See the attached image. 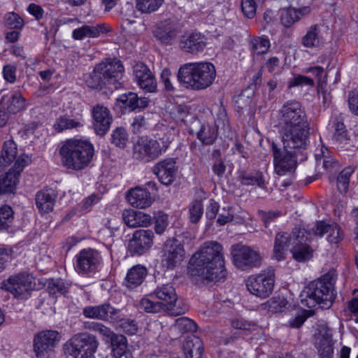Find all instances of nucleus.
<instances>
[{"label":"nucleus","mask_w":358,"mask_h":358,"mask_svg":"<svg viewBox=\"0 0 358 358\" xmlns=\"http://www.w3.org/2000/svg\"><path fill=\"white\" fill-rule=\"evenodd\" d=\"M299 235L294 238V244L290 249L293 258L298 262H305L312 257L313 250L307 243L312 238V232L305 229H299Z\"/></svg>","instance_id":"20"},{"label":"nucleus","mask_w":358,"mask_h":358,"mask_svg":"<svg viewBox=\"0 0 358 358\" xmlns=\"http://www.w3.org/2000/svg\"><path fill=\"white\" fill-rule=\"evenodd\" d=\"M241 8L244 15L250 19L256 14V3L254 0H242Z\"/></svg>","instance_id":"63"},{"label":"nucleus","mask_w":358,"mask_h":358,"mask_svg":"<svg viewBox=\"0 0 358 358\" xmlns=\"http://www.w3.org/2000/svg\"><path fill=\"white\" fill-rule=\"evenodd\" d=\"M101 261L100 253L93 249L81 250L76 256V270L79 274L91 275L98 268Z\"/></svg>","instance_id":"15"},{"label":"nucleus","mask_w":358,"mask_h":358,"mask_svg":"<svg viewBox=\"0 0 358 358\" xmlns=\"http://www.w3.org/2000/svg\"><path fill=\"white\" fill-rule=\"evenodd\" d=\"M94 153L90 142L76 138L66 141L59 150L63 166L73 170H81L87 166Z\"/></svg>","instance_id":"6"},{"label":"nucleus","mask_w":358,"mask_h":358,"mask_svg":"<svg viewBox=\"0 0 358 358\" xmlns=\"http://www.w3.org/2000/svg\"><path fill=\"white\" fill-rule=\"evenodd\" d=\"M177 131L173 127H166L162 134H158L155 140L159 143L160 150L165 152L171 143L174 140Z\"/></svg>","instance_id":"42"},{"label":"nucleus","mask_w":358,"mask_h":358,"mask_svg":"<svg viewBox=\"0 0 358 358\" xmlns=\"http://www.w3.org/2000/svg\"><path fill=\"white\" fill-rule=\"evenodd\" d=\"M279 131L282 141L287 147H294L308 141L309 124L301 103L295 99L285 101L278 112Z\"/></svg>","instance_id":"2"},{"label":"nucleus","mask_w":358,"mask_h":358,"mask_svg":"<svg viewBox=\"0 0 358 358\" xmlns=\"http://www.w3.org/2000/svg\"><path fill=\"white\" fill-rule=\"evenodd\" d=\"M140 308L144 310L147 313H157L162 310H164L163 305L159 301H153L148 296L143 298L139 303Z\"/></svg>","instance_id":"54"},{"label":"nucleus","mask_w":358,"mask_h":358,"mask_svg":"<svg viewBox=\"0 0 358 358\" xmlns=\"http://www.w3.org/2000/svg\"><path fill=\"white\" fill-rule=\"evenodd\" d=\"M122 219L128 227L133 228L147 227L152 221L150 215L133 209L124 210L122 213Z\"/></svg>","instance_id":"31"},{"label":"nucleus","mask_w":358,"mask_h":358,"mask_svg":"<svg viewBox=\"0 0 358 358\" xmlns=\"http://www.w3.org/2000/svg\"><path fill=\"white\" fill-rule=\"evenodd\" d=\"M92 117L95 133L101 136H104L108 131L113 120L110 110L108 108L97 104L93 107Z\"/></svg>","instance_id":"25"},{"label":"nucleus","mask_w":358,"mask_h":358,"mask_svg":"<svg viewBox=\"0 0 358 358\" xmlns=\"http://www.w3.org/2000/svg\"><path fill=\"white\" fill-rule=\"evenodd\" d=\"M124 68L120 60L108 59L96 64L85 78L86 85L92 89L117 90L122 85Z\"/></svg>","instance_id":"4"},{"label":"nucleus","mask_w":358,"mask_h":358,"mask_svg":"<svg viewBox=\"0 0 358 358\" xmlns=\"http://www.w3.org/2000/svg\"><path fill=\"white\" fill-rule=\"evenodd\" d=\"M216 78L215 66L210 62L187 63L178 70V80L187 89L202 90L210 87Z\"/></svg>","instance_id":"5"},{"label":"nucleus","mask_w":358,"mask_h":358,"mask_svg":"<svg viewBox=\"0 0 358 358\" xmlns=\"http://www.w3.org/2000/svg\"><path fill=\"white\" fill-rule=\"evenodd\" d=\"M259 215L264 222L265 227L267 228L272 222L275 221L278 217L282 215V213L280 210L268 212L259 210Z\"/></svg>","instance_id":"62"},{"label":"nucleus","mask_w":358,"mask_h":358,"mask_svg":"<svg viewBox=\"0 0 358 358\" xmlns=\"http://www.w3.org/2000/svg\"><path fill=\"white\" fill-rule=\"evenodd\" d=\"M152 172L162 184L170 185L175 180L178 172L176 162L173 158L161 160L153 166Z\"/></svg>","instance_id":"21"},{"label":"nucleus","mask_w":358,"mask_h":358,"mask_svg":"<svg viewBox=\"0 0 358 358\" xmlns=\"http://www.w3.org/2000/svg\"><path fill=\"white\" fill-rule=\"evenodd\" d=\"M152 124L149 117L141 115H137L131 124L132 131L136 134H141L148 130Z\"/></svg>","instance_id":"50"},{"label":"nucleus","mask_w":358,"mask_h":358,"mask_svg":"<svg viewBox=\"0 0 358 358\" xmlns=\"http://www.w3.org/2000/svg\"><path fill=\"white\" fill-rule=\"evenodd\" d=\"M249 45L250 52L259 55L266 53L271 44L267 38L256 36L250 40Z\"/></svg>","instance_id":"44"},{"label":"nucleus","mask_w":358,"mask_h":358,"mask_svg":"<svg viewBox=\"0 0 358 358\" xmlns=\"http://www.w3.org/2000/svg\"><path fill=\"white\" fill-rule=\"evenodd\" d=\"M287 301L285 298L278 296L273 297L268 300L265 306L268 308V310L272 313H278L282 311V309L286 307Z\"/></svg>","instance_id":"58"},{"label":"nucleus","mask_w":358,"mask_h":358,"mask_svg":"<svg viewBox=\"0 0 358 358\" xmlns=\"http://www.w3.org/2000/svg\"><path fill=\"white\" fill-rule=\"evenodd\" d=\"M98 345L99 342L94 336L80 334L74 336L65 345V351L73 358H92Z\"/></svg>","instance_id":"9"},{"label":"nucleus","mask_w":358,"mask_h":358,"mask_svg":"<svg viewBox=\"0 0 358 358\" xmlns=\"http://www.w3.org/2000/svg\"><path fill=\"white\" fill-rule=\"evenodd\" d=\"M154 233L150 229H138L134 232L129 241L128 250L132 256L142 255L147 252L153 244Z\"/></svg>","instance_id":"19"},{"label":"nucleus","mask_w":358,"mask_h":358,"mask_svg":"<svg viewBox=\"0 0 358 358\" xmlns=\"http://www.w3.org/2000/svg\"><path fill=\"white\" fill-rule=\"evenodd\" d=\"M127 199L132 206L138 208H147L152 203L150 193L147 189L141 187L131 189L127 195Z\"/></svg>","instance_id":"32"},{"label":"nucleus","mask_w":358,"mask_h":358,"mask_svg":"<svg viewBox=\"0 0 358 358\" xmlns=\"http://www.w3.org/2000/svg\"><path fill=\"white\" fill-rule=\"evenodd\" d=\"M283 148H278L275 145H272L275 172L279 176H284L287 173H292L296 167L298 155L301 153V150L306 148L308 141L303 145L296 143L294 147H287L283 143Z\"/></svg>","instance_id":"7"},{"label":"nucleus","mask_w":358,"mask_h":358,"mask_svg":"<svg viewBox=\"0 0 358 358\" xmlns=\"http://www.w3.org/2000/svg\"><path fill=\"white\" fill-rule=\"evenodd\" d=\"M48 290L50 294H64L68 292V287L60 279H52L48 282Z\"/></svg>","instance_id":"55"},{"label":"nucleus","mask_w":358,"mask_h":358,"mask_svg":"<svg viewBox=\"0 0 358 358\" xmlns=\"http://www.w3.org/2000/svg\"><path fill=\"white\" fill-rule=\"evenodd\" d=\"M300 228H294L292 234L286 232L278 233L275 236L273 247V257L277 261H280L285 257V251L289 246L292 247L294 238L299 235Z\"/></svg>","instance_id":"28"},{"label":"nucleus","mask_w":358,"mask_h":358,"mask_svg":"<svg viewBox=\"0 0 358 358\" xmlns=\"http://www.w3.org/2000/svg\"><path fill=\"white\" fill-rule=\"evenodd\" d=\"M14 220V212L8 205L0 207V229L6 230L11 227Z\"/></svg>","instance_id":"47"},{"label":"nucleus","mask_w":358,"mask_h":358,"mask_svg":"<svg viewBox=\"0 0 358 358\" xmlns=\"http://www.w3.org/2000/svg\"><path fill=\"white\" fill-rule=\"evenodd\" d=\"M162 155L157 141L148 137L139 138L134 148V157L146 162L152 161Z\"/></svg>","instance_id":"18"},{"label":"nucleus","mask_w":358,"mask_h":358,"mask_svg":"<svg viewBox=\"0 0 358 358\" xmlns=\"http://www.w3.org/2000/svg\"><path fill=\"white\" fill-rule=\"evenodd\" d=\"M164 0H138L137 8L143 13L155 11L162 5Z\"/></svg>","instance_id":"56"},{"label":"nucleus","mask_w":358,"mask_h":358,"mask_svg":"<svg viewBox=\"0 0 358 358\" xmlns=\"http://www.w3.org/2000/svg\"><path fill=\"white\" fill-rule=\"evenodd\" d=\"M332 127L334 128L332 141L338 150L343 155L354 152L356 145L354 144L353 140L348 136L343 119L336 117L333 121Z\"/></svg>","instance_id":"16"},{"label":"nucleus","mask_w":358,"mask_h":358,"mask_svg":"<svg viewBox=\"0 0 358 358\" xmlns=\"http://www.w3.org/2000/svg\"><path fill=\"white\" fill-rule=\"evenodd\" d=\"M354 172L350 167L343 169L337 178V188L341 194H345L348 191L350 178Z\"/></svg>","instance_id":"49"},{"label":"nucleus","mask_w":358,"mask_h":358,"mask_svg":"<svg viewBox=\"0 0 358 358\" xmlns=\"http://www.w3.org/2000/svg\"><path fill=\"white\" fill-rule=\"evenodd\" d=\"M317 166H320L327 171H334L339 168L338 162L327 148H322L320 153L315 154Z\"/></svg>","instance_id":"36"},{"label":"nucleus","mask_w":358,"mask_h":358,"mask_svg":"<svg viewBox=\"0 0 358 358\" xmlns=\"http://www.w3.org/2000/svg\"><path fill=\"white\" fill-rule=\"evenodd\" d=\"M310 9L305 7L303 10H296L294 8L281 9L278 12V18L281 24L285 27H290L296 22L299 21L301 16L308 13Z\"/></svg>","instance_id":"38"},{"label":"nucleus","mask_w":358,"mask_h":358,"mask_svg":"<svg viewBox=\"0 0 358 358\" xmlns=\"http://www.w3.org/2000/svg\"><path fill=\"white\" fill-rule=\"evenodd\" d=\"M222 250L217 241L205 242L190 259L188 271L191 277L202 282L224 280L227 270Z\"/></svg>","instance_id":"1"},{"label":"nucleus","mask_w":358,"mask_h":358,"mask_svg":"<svg viewBox=\"0 0 358 358\" xmlns=\"http://www.w3.org/2000/svg\"><path fill=\"white\" fill-rule=\"evenodd\" d=\"M85 27L87 37L89 38H95L110 31V27L105 23L97 24L96 26L85 25Z\"/></svg>","instance_id":"57"},{"label":"nucleus","mask_w":358,"mask_h":358,"mask_svg":"<svg viewBox=\"0 0 358 358\" xmlns=\"http://www.w3.org/2000/svg\"><path fill=\"white\" fill-rule=\"evenodd\" d=\"M25 99L19 91H10L3 94L0 100V107L8 113L16 114L25 108Z\"/></svg>","instance_id":"29"},{"label":"nucleus","mask_w":358,"mask_h":358,"mask_svg":"<svg viewBox=\"0 0 358 358\" xmlns=\"http://www.w3.org/2000/svg\"><path fill=\"white\" fill-rule=\"evenodd\" d=\"M59 333L57 331H42L35 336L34 340V351L36 358H48L50 352L59 341Z\"/></svg>","instance_id":"17"},{"label":"nucleus","mask_w":358,"mask_h":358,"mask_svg":"<svg viewBox=\"0 0 358 358\" xmlns=\"http://www.w3.org/2000/svg\"><path fill=\"white\" fill-rule=\"evenodd\" d=\"M1 288L10 292L17 299H27L33 289L32 277L27 273L13 275L2 281Z\"/></svg>","instance_id":"13"},{"label":"nucleus","mask_w":358,"mask_h":358,"mask_svg":"<svg viewBox=\"0 0 358 358\" xmlns=\"http://www.w3.org/2000/svg\"><path fill=\"white\" fill-rule=\"evenodd\" d=\"M196 323L192 320L184 317L178 318L172 326V328L181 334L194 331L196 330Z\"/></svg>","instance_id":"51"},{"label":"nucleus","mask_w":358,"mask_h":358,"mask_svg":"<svg viewBox=\"0 0 358 358\" xmlns=\"http://www.w3.org/2000/svg\"><path fill=\"white\" fill-rule=\"evenodd\" d=\"M17 155V146L13 141L4 142L0 157V171L9 165Z\"/></svg>","instance_id":"40"},{"label":"nucleus","mask_w":358,"mask_h":358,"mask_svg":"<svg viewBox=\"0 0 358 358\" xmlns=\"http://www.w3.org/2000/svg\"><path fill=\"white\" fill-rule=\"evenodd\" d=\"M182 349L187 358H201L203 342L198 336H189L183 342Z\"/></svg>","instance_id":"34"},{"label":"nucleus","mask_w":358,"mask_h":358,"mask_svg":"<svg viewBox=\"0 0 358 358\" xmlns=\"http://www.w3.org/2000/svg\"><path fill=\"white\" fill-rule=\"evenodd\" d=\"M27 157L20 156L13 167L5 175L0 176V195L14 194L18 182V178L24 166L28 164Z\"/></svg>","instance_id":"14"},{"label":"nucleus","mask_w":358,"mask_h":358,"mask_svg":"<svg viewBox=\"0 0 358 358\" xmlns=\"http://www.w3.org/2000/svg\"><path fill=\"white\" fill-rule=\"evenodd\" d=\"M120 310L111 306L109 303L99 306H87L83 313L85 317L94 318L103 321L116 322L119 320Z\"/></svg>","instance_id":"23"},{"label":"nucleus","mask_w":358,"mask_h":358,"mask_svg":"<svg viewBox=\"0 0 358 358\" xmlns=\"http://www.w3.org/2000/svg\"><path fill=\"white\" fill-rule=\"evenodd\" d=\"M155 229L157 234H163L168 226V215L163 212L159 211L155 216Z\"/></svg>","instance_id":"60"},{"label":"nucleus","mask_w":358,"mask_h":358,"mask_svg":"<svg viewBox=\"0 0 358 358\" xmlns=\"http://www.w3.org/2000/svg\"><path fill=\"white\" fill-rule=\"evenodd\" d=\"M57 194L52 188L44 189L36 195V204L41 213H48L52 210Z\"/></svg>","instance_id":"33"},{"label":"nucleus","mask_w":358,"mask_h":358,"mask_svg":"<svg viewBox=\"0 0 358 358\" xmlns=\"http://www.w3.org/2000/svg\"><path fill=\"white\" fill-rule=\"evenodd\" d=\"M147 275V269L141 265L131 268L127 274L124 285L129 289H134L142 284Z\"/></svg>","instance_id":"37"},{"label":"nucleus","mask_w":358,"mask_h":358,"mask_svg":"<svg viewBox=\"0 0 358 358\" xmlns=\"http://www.w3.org/2000/svg\"><path fill=\"white\" fill-rule=\"evenodd\" d=\"M117 102L122 108L134 111L145 108L148 106L149 100L146 97H139L136 93L129 92L120 95Z\"/></svg>","instance_id":"30"},{"label":"nucleus","mask_w":358,"mask_h":358,"mask_svg":"<svg viewBox=\"0 0 358 358\" xmlns=\"http://www.w3.org/2000/svg\"><path fill=\"white\" fill-rule=\"evenodd\" d=\"M231 254L234 265L242 271L259 268L262 264V257L260 253L242 243L231 245Z\"/></svg>","instance_id":"11"},{"label":"nucleus","mask_w":358,"mask_h":358,"mask_svg":"<svg viewBox=\"0 0 358 358\" xmlns=\"http://www.w3.org/2000/svg\"><path fill=\"white\" fill-rule=\"evenodd\" d=\"M275 282V273L273 269L262 271L261 273L249 276L245 282L250 294L266 299L273 292Z\"/></svg>","instance_id":"12"},{"label":"nucleus","mask_w":358,"mask_h":358,"mask_svg":"<svg viewBox=\"0 0 358 358\" xmlns=\"http://www.w3.org/2000/svg\"><path fill=\"white\" fill-rule=\"evenodd\" d=\"M83 126L81 122L71 119L67 116L59 117L54 124L55 129L60 132L66 129H77Z\"/></svg>","instance_id":"48"},{"label":"nucleus","mask_w":358,"mask_h":358,"mask_svg":"<svg viewBox=\"0 0 358 358\" xmlns=\"http://www.w3.org/2000/svg\"><path fill=\"white\" fill-rule=\"evenodd\" d=\"M188 209L190 222L192 223H197L203 213V207L201 200L196 199L193 201L189 205Z\"/></svg>","instance_id":"52"},{"label":"nucleus","mask_w":358,"mask_h":358,"mask_svg":"<svg viewBox=\"0 0 358 358\" xmlns=\"http://www.w3.org/2000/svg\"><path fill=\"white\" fill-rule=\"evenodd\" d=\"M332 331L326 324H322L315 338V347L320 358H333L334 348Z\"/></svg>","instance_id":"24"},{"label":"nucleus","mask_w":358,"mask_h":358,"mask_svg":"<svg viewBox=\"0 0 358 358\" xmlns=\"http://www.w3.org/2000/svg\"><path fill=\"white\" fill-rule=\"evenodd\" d=\"M134 74L138 85L147 92H154L157 89V81L149 68L143 63L134 66Z\"/></svg>","instance_id":"27"},{"label":"nucleus","mask_w":358,"mask_h":358,"mask_svg":"<svg viewBox=\"0 0 358 358\" xmlns=\"http://www.w3.org/2000/svg\"><path fill=\"white\" fill-rule=\"evenodd\" d=\"M87 328L99 332L106 341H109L115 335L110 328L99 322H92L89 324Z\"/></svg>","instance_id":"59"},{"label":"nucleus","mask_w":358,"mask_h":358,"mask_svg":"<svg viewBox=\"0 0 358 358\" xmlns=\"http://www.w3.org/2000/svg\"><path fill=\"white\" fill-rule=\"evenodd\" d=\"M178 34L176 28L169 24H161L154 31V36L165 45H171L176 40Z\"/></svg>","instance_id":"39"},{"label":"nucleus","mask_w":358,"mask_h":358,"mask_svg":"<svg viewBox=\"0 0 358 358\" xmlns=\"http://www.w3.org/2000/svg\"><path fill=\"white\" fill-rule=\"evenodd\" d=\"M302 45L308 48H320L324 43V38L320 35V27L317 24L310 26L301 38Z\"/></svg>","instance_id":"35"},{"label":"nucleus","mask_w":358,"mask_h":358,"mask_svg":"<svg viewBox=\"0 0 358 358\" xmlns=\"http://www.w3.org/2000/svg\"><path fill=\"white\" fill-rule=\"evenodd\" d=\"M336 278V272L330 271L318 280L310 282L300 294L301 303L310 308H330L336 296L334 290Z\"/></svg>","instance_id":"3"},{"label":"nucleus","mask_w":358,"mask_h":358,"mask_svg":"<svg viewBox=\"0 0 358 358\" xmlns=\"http://www.w3.org/2000/svg\"><path fill=\"white\" fill-rule=\"evenodd\" d=\"M129 141V134L124 127H117L112 131L110 143L115 147L124 149Z\"/></svg>","instance_id":"45"},{"label":"nucleus","mask_w":358,"mask_h":358,"mask_svg":"<svg viewBox=\"0 0 358 358\" xmlns=\"http://www.w3.org/2000/svg\"><path fill=\"white\" fill-rule=\"evenodd\" d=\"M206 44V36L199 32L185 33L180 37L179 43L181 50L192 54L203 51Z\"/></svg>","instance_id":"26"},{"label":"nucleus","mask_w":358,"mask_h":358,"mask_svg":"<svg viewBox=\"0 0 358 358\" xmlns=\"http://www.w3.org/2000/svg\"><path fill=\"white\" fill-rule=\"evenodd\" d=\"M184 245L173 238L166 240L160 251V264L165 270H173L180 265L185 259Z\"/></svg>","instance_id":"10"},{"label":"nucleus","mask_w":358,"mask_h":358,"mask_svg":"<svg viewBox=\"0 0 358 358\" xmlns=\"http://www.w3.org/2000/svg\"><path fill=\"white\" fill-rule=\"evenodd\" d=\"M109 342L114 357L120 358L127 352V340L123 335L115 334Z\"/></svg>","instance_id":"43"},{"label":"nucleus","mask_w":358,"mask_h":358,"mask_svg":"<svg viewBox=\"0 0 358 358\" xmlns=\"http://www.w3.org/2000/svg\"><path fill=\"white\" fill-rule=\"evenodd\" d=\"M157 298L163 305L164 310L171 315H180L187 310V307L183 306L182 302L178 299L176 289L171 283L157 285L149 295Z\"/></svg>","instance_id":"8"},{"label":"nucleus","mask_w":358,"mask_h":358,"mask_svg":"<svg viewBox=\"0 0 358 358\" xmlns=\"http://www.w3.org/2000/svg\"><path fill=\"white\" fill-rule=\"evenodd\" d=\"M5 26L8 29L20 30L24 25L23 19L14 12L8 13L4 17Z\"/></svg>","instance_id":"53"},{"label":"nucleus","mask_w":358,"mask_h":358,"mask_svg":"<svg viewBox=\"0 0 358 358\" xmlns=\"http://www.w3.org/2000/svg\"><path fill=\"white\" fill-rule=\"evenodd\" d=\"M196 137L203 145H213L217 137V129L215 126L205 122Z\"/></svg>","instance_id":"41"},{"label":"nucleus","mask_w":358,"mask_h":358,"mask_svg":"<svg viewBox=\"0 0 358 358\" xmlns=\"http://www.w3.org/2000/svg\"><path fill=\"white\" fill-rule=\"evenodd\" d=\"M348 101L350 111L358 116V91L349 92Z\"/></svg>","instance_id":"64"},{"label":"nucleus","mask_w":358,"mask_h":358,"mask_svg":"<svg viewBox=\"0 0 358 358\" xmlns=\"http://www.w3.org/2000/svg\"><path fill=\"white\" fill-rule=\"evenodd\" d=\"M241 182L244 185H257L259 187H264L265 180L262 172L243 173L241 175Z\"/></svg>","instance_id":"46"},{"label":"nucleus","mask_w":358,"mask_h":358,"mask_svg":"<svg viewBox=\"0 0 358 358\" xmlns=\"http://www.w3.org/2000/svg\"><path fill=\"white\" fill-rule=\"evenodd\" d=\"M204 123L196 117H191L189 120H185L186 129L189 134L197 136Z\"/></svg>","instance_id":"61"},{"label":"nucleus","mask_w":358,"mask_h":358,"mask_svg":"<svg viewBox=\"0 0 358 358\" xmlns=\"http://www.w3.org/2000/svg\"><path fill=\"white\" fill-rule=\"evenodd\" d=\"M311 232L314 236L322 237L326 234L327 239L331 244H337L343 238L341 227L335 222H317L311 229Z\"/></svg>","instance_id":"22"}]
</instances>
